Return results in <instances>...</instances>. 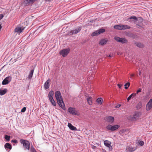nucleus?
<instances>
[{"label":"nucleus","mask_w":152,"mask_h":152,"mask_svg":"<svg viewBox=\"0 0 152 152\" xmlns=\"http://www.w3.org/2000/svg\"><path fill=\"white\" fill-rule=\"evenodd\" d=\"M55 96L58 105L63 110L65 109V107L61 93L59 91H56Z\"/></svg>","instance_id":"1"},{"label":"nucleus","mask_w":152,"mask_h":152,"mask_svg":"<svg viewBox=\"0 0 152 152\" xmlns=\"http://www.w3.org/2000/svg\"><path fill=\"white\" fill-rule=\"evenodd\" d=\"M114 28L115 29L118 30H124L129 29L130 27L129 26L126 25L119 24L115 25L114 26Z\"/></svg>","instance_id":"2"},{"label":"nucleus","mask_w":152,"mask_h":152,"mask_svg":"<svg viewBox=\"0 0 152 152\" xmlns=\"http://www.w3.org/2000/svg\"><path fill=\"white\" fill-rule=\"evenodd\" d=\"M114 39L117 42H120L122 44H127L128 40L125 38H120L118 37H115Z\"/></svg>","instance_id":"3"},{"label":"nucleus","mask_w":152,"mask_h":152,"mask_svg":"<svg viewBox=\"0 0 152 152\" xmlns=\"http://www.w3.org/2000/svg\"><path fill=\"white\" fill-rule=\"evenodd\" d=\"M20 142L22 144L23 146L25 147L26 149L29 150L30 148V143L27 140L23 139H21L20 141Z\"/></svg>","instance_id":"4"},{"label":"nucleus","mask_w":152,"mask_h":152,"mask_svg":"<svg viewBox=\"0 0 152 152\" xmlns=\"http://www.w3.org/2000/svg\"><path fill=\"white\" fill-rule=\"evenodd\" d=\"M119 126L118 125H115L112 126L109 124L107 126L106 128L109 130L114 131L117 129Z\"/></svg>","instance_id":"5"},{"label":"nucleus","mask_w":152,"mask_h":152,"mask_svg":"<svg viewBox=\"0 0 152 152\" xmlns=\"http://www.w3.org/2000/svg\"><path fill=\"white\" fill-rule=\"evenodd\" d=\"M70 50L69 49H64L60 51L59 53L63 57H66L67 56Z\"/></svg>","instance_id":"6"},{"label":"nucleus","mask_w":152,"mask_h":152,"mask_svg":"<svg viewBox=\"0 0 152 152\" xmlns=\"http://www.w3.org/2000/svg\"><path fill=\"white\" fill-rule=\"evenodd\" d=\"M68 111L71 114L73 115H78V112L76 111L75 109L72 107H69L68 110Z\"/></svg>","instance_id":"7"},{"label":"nucleus","mask_w":152,"mask_h":152,"mask_svg":"<svg viewBox=\"0 0 152 152\" xmlns=\"http://www.w3.org/2000/svg\"><path fill=\"white\" fill-rule=\"evenodd\" d=\"M12 77L10 76L7 77L3 81L2 84L6 85L8 84L11 80Z\"/></svg>","instance_id":"8"},{"label":"nucleus","mask_w":152,"mask_h":152,"mask_svg":"<svg viewBox=\"0 0 152 152\" xmlns=\"http://www.w3.org/2000/svg\"><path fill=\"white\" fill-rule=\"evenodd\" d=\"M81 28L80 27H79L71 31L69 34V35H72L73 34H77L81 30Z\"/></svg>","instance_id":"9"},{"label":"nucleus","mask_w":152,"mask_h":152,"mask_svg":"<svg viewBox=\"0 0 152 152\" xmlns=\"http://www.w3.org/2000/svg\"><path fill=\"white\" fill-rule=\"evenodd\" d=\"M104 144L105 146L109 148L110 150H112V147L111 145V142L108 140H105L104 141Z\"/></svg>","instance_id":"10"},{"label":"nucleus","mask_w":152,"mask_h":152,"mask_svg":"<svg viewBox=\"0 0 152 152\" xmlns=\"http://www.w3.org/2000/svg\"><path fill=\"white\" fill-rule=\"evenodd\" d=\"M152 108V99L150 100L146 104V110L147 111H149Z\"/></svg>","instance_id":"11"},{"label":"nucleus","mask_w":152,"mask_h":152,"mask_svg":"<svg viewBox=\"0 0 152 152\" xmlns=\"http://www.w3.org/2000/svg\"><path fill=\"white\" fill-rule=\"evenodd\" d=\"M105 119L107 122L110 124H112L114 122V118L113 117L108 116L106 117Z\"/></svg>","instance_id":"12"},{"label":"nucleus","mask_w":152,"mask_h":152,"mask_svg":"<svg viewBox=\"0 0 152 152\" xmlns=\"http://www.w3.org/2000/svg\"><path fill=\"white\" fill-rule=\"evenodd\" d=\"M24 28L23 27L18 26L15 29V31L18 33H20L22 32L23 31L24 29Z\"/></svg>","instance_id":"13"},{"label":"nucleus","mask_w":152,"mask_h":152,"mask_svg":"<svg viewBox=\"0 0 152 152\" xmlns=\"http://www.w3.org/2000/svg\"><path fill=\"white\" fill-rule=\"evenodd\" d=\"M140 113L138 112H135L133 115V117L132 118V119L133 121L136 120L137 119L140 117Z\"/></svg>","instance_id":"14"},{"label":"nucleus","mask_w":152,"mask_h":152,"mask_svg":"<svg viewBox=\"0 0 152 152\" xmlns=\"http://www.w3.org/2000/svg\"><path fill=\"white\" fill-rule=\"evenodd\" d=\"M137 149L136 147H132L129 146H128L126 148V152H133Z\"/></svg>","instance_id":"15"},{"label":"nucleus","mask_w":152,"mask_h":152,"mask_svg":"<svg viewBox=\"0 0 152 152\" xmlns=\"http://www.w3.org/2000/svg\"><path fill=\"white\" fill-rule=\"evenodd\" d=\"M50 80L49 79L47 80L44 84V87L45 89H47L49 88L50 87V84L49 83L50 82Z\"/></svg>","instance_id":"16"},{"label":"nucleus","mask_w":152,"mask_h":152,"mask_svg":"<svg viewBox=\"0 0 152 152\" xmlns=\"http://www.w3.org/2000/svg\"><path fill=\"white\" fill-rule=\"evenodd\" d=\"M68 126L69 128L72 130H77V129L76 127L73 126L71 124L68 123Z\"/></svg>","instance_id":"17"},{"label":"nucleus","mask_w":152,"mask_h":152,"mask_svg":"<svg viewBox=\"0 0 152 152\" xmlns=\"http://www.w3.org/2000/svg\"><path fill=\"white\" fill-rule=\"evenodd\" d=\"M7 90L6 88H4V89H0V95L2 96L5 94L7 92Z\"/></svg>","instance_id":"18"},{"label":"nucleus","mask_w":152,"mask_h":152,"mask_svg":"<svg viewBox=\"0 0 152 152\" xmlns=\"http://www.w3.org/2000/svg\"><path fill=\"white\" fill-rule=\"evenodd\" d=\"M54 94V92L53 91H51L49 92L48 94V97L49 99H53V96Z\"/></svg>","instance_id":"19"},{"label":"nucleus","mask_w":152,"mask_h":152,"mask_svg":"<svg viewBox=\"0 0 152 152\" xmlns=\"http://www.w3.org/2000/svg\"><path fill=\"white\" fill-rule=\"evenodd\" d=\"M34 1H35L34 0H25L24 3L26 4H28L30 3L33 4Z\"/></svg>","instance_id":"20"},{"label":"nucleus","mask_w":152,"mask_h":152,"mask_svg":"<svg viewBox=\"0 0 152 152\" xmlns=\"http://www.w3.org/2000/svg\"><path fill=\"white\" fill-rule=\"evenodd\" d=\"M34 70L31 69L30 72V73L28 75V77H27L28 79H31V78L33 76V75L34 73Z\"/></svg>","instance_id":"21"},{"label":"nucleus","mask_w":152,"mask_h":152,"mask_svg":"<svg viewBox=\"0 0 152 152\" xmlns=\"http://www.w3.org/2000/svg\"><path fill=\"white\" fill-rule=\"evenodd\" d=\"M135 96L136 94L133 93L128 97L127 99V101H129L132 98H133Z\"/></svg>","instance_id":"22"},{"label":"nucleus","mask_w":152,"mask_h":152,"mask_svg":"<svg viewBox=\"0 0 152 152\" xmlns=\"http://www.w3.org/2000/svg\"><path fill=\"white\" fill-rule=\"evenodd\" d=\"M134 44L137 47L140 48H142L143 46V44L140 42H135L134 43Z\"/></svg>","instance_id":"23"},{"label":"nucleus","mask_w":152,"mask_h":152,"mask_svg":"<svg viewBox=\"0 0 152 152\" xmlns=\"http://www.w3.org/2000/svg\"><path fill=\"white\" fill-rule=\"evenodd\" d=\"M103 99L101 98H99L96 100L97 102L99 105L101 104L102 103Z\"/></svg>","instance_id":"24"},{"label":"nucleus","mask_w":152,"mask_h":152,"mask_svg":"<svg viewBox=\"0 0 152 152\" xmlns=\"http://www.w3.org/2000/svg\"><path fill=\"white\" fill-rule=\"evenodd\" d=\"M4 147L5 148H8L10 149L12 148V146L8 143H7L5 145Z\"/></svg>","instance_id":"25"},{"label":"nucleus","mask_w":152,"mask_h":152,"mask_svg":"<svg viewBox=\"0 0 152 152\" xmlns=\"http://www.w3.org/2000/svg\"><path fill=\"white\" fill-rule=\"evenodd\" d=\"M107 42V41L104 39L101 40L99 42V44L101 45H103L105 44Z\"/></svg>","instance_id":"26"},{"label":"nucleus","mask_w":152,"mask_h":152,"mask_svg":"<svg viewBox=\"0 0 152 152\" xmlns=\"http://www.w3.org/2000/svg\"><path fill=\"white\" fill-rule=\"evenodd\" d=\"M132 19H134V20H137L136 17L135 16H132L130 18H128L127 20L129 22H131Z\"/></svg>","instance_id":"27"},{"label":"nucleus","mask_w":152,"mask_h":152,"mask_svg":"<svg viewBox=\"0 0 152 152\" xmlns=\"http://www.w3.org/2000/svg\"><path fill=\"white\" fill-rule=\"evenodd\" d=\"M98 33L99 34L104 32L105 31V29L103 28H102L97 30Z\"/></svg>","instance_id":"28"},{"label":"nucleus","mask_w":152,"mask_h":152,"mask_svg":"<svg viewBox=\"0 0 152 152\" xmlns=\"http://www.w3.org/2000/svg\"><path fill=\"white\" fill-rule=\"evenodd\" d=\"M52 104L54 106L56 105V103L53 99H49Z\"/></svg>","instance_id":"29"},{"label":"nucleus","mask_w":152,"mask_h":152,"mask_svg":"<svg viewBox=\"0 0 152 152\" xmlns=\"http://www.w3.org/2000/svg\"><path fill=\"white\" fill-rule=\"evenodd\" d=\"M98 31L97 30L96 31H95L92 34L91 36L92 37L97 36L98 35H99V33H98Z\"/></svg>","instance_id":"30"},{"label":"nucleus","mask_w":152,"mask_h":152,"mask_svg":"<svg viewBox=\"0 0 152 152\" xmlns=\"http://www.w3.org/2000/svg\"><path fill=\"white\" fill-rule=\"evenodd\" d=\"M87 101L89 104L91 105L92 104V102L91 101V98L89 97L87 99Z\"/></svg>","instance_id":"31"},{"label":"nucleus","mask_w":152,"mask_h":152,"mask_svg":"<svg viewBox=\"0 0 152 152\" xmlns=\"http://www.w3.org/2000/svg\"><path fill=\"white\" fill-rule=\"evenodd\" d=\"M130 85V83L129 82H127L126 83L125 85V89H127L128 87Z\"/></svg>","instance_id":"32"},{"label":"nucleus","mask_w":152,"mask_h":152,"mask_svg":"<svg viewBox=\"0 0 152 152\" xmlns=\"http://www.w3.org/2000/svg\"><path fill=\"white\" fill-rule=\"evenodd\" d=\"M4 138L7 141H9L10 140V136L6 135L5 136Z\"/></svg>","instance_id":"33"},{"label":"nucleus","mask_w":152,"mask_h":152,"mask_svg":"<svg viewBox=\"0 0 152 152\" xmlns=\"http://www.w3.org/2000/svg\"><path fill=\"white\" fill-rule=\"evenodd\" d=\"M142 91V89L140 88H139L135 93H134V94H136V96L137 94H138L140 92H141Z\"/></svg>","instance_id":"34"},{"label":"nucleus","mask_w":152,"mask_h":152,"mask_svg":"<svg viewBox=\"0 0 152 152\" xmlns=\"http://www.w3.org/2000/svg\"><path fill=\"white\" fill-rule=\"evenodd\" d=\"M142 103L141 102H139L137 104V108L138 109L142 107Z\"/></svg>","instance_id":"35"},{"label":"nucleus","mask_w":152,"mask_h":152,"mask_svg":"<svg viewBox=\"0 0 152 152\" xmlns=\"http://www.w3.org/2000/svg\"><path fill=\"white\" fill-rule=\"evenodd\" d=\"M30 151L31 152H35L36 151L35 149L34 148L33 146H31L30 149Z\"/></svg>","instance_id":"36"},{"label":"nucleus","mask_w":152,"mask_h":152,"mask_svg":"<svg viewBox=\"0 0 152 152\" xmlns=\"http://www.w3.org/2000/svg\"><path fill=\"white\" fill-rule=\"evenodd\" d=\"M137 27L140 29H141L142 28V24L141 23L137 24Z\"/></svg>","instance_id":"37"},{"label":"nucleus","mask_w":152,"mask_h":152,"mask_svg":"<svg viewBox=\"0 0 152 152\" xmlns=\"http://www.w3.org/2000/svg\"><path fill=\"white\" fill-rule=\"evenodd\" d=\"M139 144L141 146H142L144 144V142L143 141L141 140L140 141Z\"/></svg>","instance_id":"38"},{"label":"nucleus","mask_w":152,"mask_h":152,"mask_svg":"<svg viewBox=\"0 0 152 152\" xmlns=\"http://www.w3.org/2000/svg\"><path fill=\"white\" fill-rule=\"evenodd\" d=\"M26 107H24L22 109L21 111V112L23 113V112H25L26 111Z\"/></svg>","instance_id":"39"},{"label":"nucleus","mask_w":152,"mask_h":152,"mask_svg":"<svg viewBox=\"0 0 152 152\" xmlns=\"http://www.w3.org/2000/svg\"><path fill=\"white\" fill-rule=\"evenodd\" d=\"M11 142L16 143L18 142V141L16 140H11Z\"/></svg>","instance_id":"40"},{"label":"nucleus","mask_w":152,"mask_h":152,"mask_svg":"<svg viewBox=\"0 0 152 152\" xmlns=\"http://www.w3.org/2000/svg\"><path fill=\"white\" fill-rule=\"evenodd\" d=\"M4 16V15L3 14H0V20L2 19Z\"/></svg>","instance_id":"41"},{"label":"nucleus","mask_w":152,"mask_h":152,"mask_svg":"<svg viewBox=\"0 0 152 152\" xmlns=\"http://www.w3.org/2000/svg\"><path fill=\"white\" fill-rule=\"evenodd\" d=\"M91 148H92V149H94L96 148V147L95 146L92 145Z\"/></svg>","instance_id":"42"},{"label":"nucleus","mask_w":152,"mask_h":152,"mask_svg":"<svg viewBox=\"0 0 152 152\" xmlns=\"http://www.w3.org/2000/svg\"><path fill=\"white\" fill-rule=\"evenodd\" d=\"M118 86L120 88H121V87L122 86V85L121 84H118Z\"/></svg>","instance_id":"43"},{"label":"nucleus","mask_w":152,"mask_h":152,"mask_svg":"<svg viewBox=\"0 0 152 152\" xmlns=\"http://www.w3.org/2000/svg\"><path fill=\"white\" fill-rule=\"evenodd\" d=\"M121 104H118L115 107L116 108H119L121 106Z\"/></svg>","instance_id":"44"},{"label":"nucleus","mask_w":152,"mask_h":152,"mask_svg":"<svg viewBox=\"0 0 152 152\" xmlns=\"http://www.w3.org/2000/svg\"><path fill=\"white\" fill-rule=\"evenodd\" d=\"M122 54V53L120 52H117V54L119 55H121Z\"/></svg>","instance_id":"45"},{"label":"nucleus","mask_w":152,"mask_h":152,"mask_svg":"<svg viewBox=\"0 0 152 152\" xmlns=\"http://www.w3.org/2000/svg\"><path fill=\"white\" fill-rule=\"evenodd\" d=\"M108 57L110 58H112L113 57V55H109L108 56Z\"/></svg>","instance_id":"46"},{"label":"nucleus","mask_w":152,"mask_h":152,"mask_svg":"<svg viewBox=\"0 0 152 152\" xmlns=\"http://www.w3.org/2000/svg\"><path fill=\"white\" fill-rule=\"evenodd\" d=\"M1 28H2V26H1V24H0V31L1 30Z\"/></svg>","instance_id":"47"},{"label":"nucleus","mask_w":152,"mask_h":152,"mask_svg":"<svg viewBox=\"0 0 152 152\" xmlns=\"http://www.w3.org/2000/svg\"><path fill=\"white\" fill-rule=\"evenodd\" d=\"M46 1H51V0H45Z\"/></svg>","instance_id":"48"},{"label":"nucleus","mask_w":152,"mask_h":152,"mask_svg":"<svg viewBox=\"0 0 152 152\" xmlns=\"http://www.w3.org/2000/svg\"><path fill=\"white\" fill-rule=\"evenodd\" d=\"M132 76H134V75L133 74H132Z\"/></svg>","instance_id":"49"},{"label":"nucleus","mask_w":152,"mask_h":152,"mask_svg":"<svg viewBox=\"0 0 152 152\" xmlns=\"http://www.w3.org/2000/svg\"><path fill=\"white\" fill-rule=\"evenodd\" d=\"M141 22H142V20H141Z\"/></svg>","instance_id":"50"},{"label":"nucleus","mask_w":152,"mask_h":152,"mask_svg":"<svg viewBox=\"0 0 152 152\" xmlns=\"http://www.w3.org/2000/svg\"><path fill=\"white\" fill-rule=\"evenodd\" d=\"M140 73L139 75H140Z\"/></svg>","instance_id":"51"}]
</instances>
